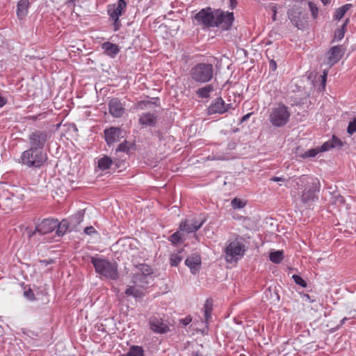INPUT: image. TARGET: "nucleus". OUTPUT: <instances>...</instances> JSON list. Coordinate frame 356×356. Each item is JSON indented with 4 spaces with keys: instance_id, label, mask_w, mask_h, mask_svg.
Wrapping results in <instances>:
<instances>
[{
    "instance_id": "obj_51",
    "label": "nucleus",
    "mask_w": 356,
    "mask_h": 356,
    "mask_svg": "<svg viewBox=\"0 0 356 356\" xmlns=\"http://www.w3.org/2000/svg\"><path fill=\"white\" fill-rule=\"evenodd\" d=\"M271 9H272V11H273V17H272V19L273 21H275L276 20V15H277V8H276V6H271Z\"/></svg>"
},
{
    "instance_id": "obj_57",
    "label": "nucleus",
    "mask_w": 356,
    "mask_h": 356,
    "mask_svg": "<svg viewBox=\"0 0 356 356\" xmlns=\"http://www.w3.org/2000/svg\"><path fill=\"white\" fill-rule=\"evenodd\" d=\"M272 181H283L284 179L282 178V177H274L271 179Z\"/></svg>"
},
{
    "instance_id": "obj_44",
    "label": "nucleus",
    "mask_w": 356,
    "mask_h": 356,
    "mask_svg": "<svg viewBox=\"0 0 356 356\" xmlns=\"http://www.w3.org/2000/svg\"><path fill=\"white\" fill-rule=\"evenodd\" d=\"M24 296L29 300H34V293L31 289H29L24 292Z\"/></svg>"
},
{
    "instance_id": "obj_16",
    "label": "nucleus",
    "mask_w": 356,
    "mask_h": 356,
    "mask_svg": "<svg viewBox=\"0 0 356 356\" xmlns=\"http://www.w3.org/2000/svg\"><path fill=\"white\" fill-rule=\"evenodd\" d=\"M149 325L154 332L164 334L169 330L168 326L163 322L161 318L156 316H152L149 318Z\"/></svg>"
},
{
    "instance_id": "obj_4",
    "label": "nucleus",
    "mask_w": 356,
    "mask_h": 356,
    "mask_svg": "<svg viewBox=\"0 0 356 356\" xmlns=\"http://www.w3.org/2000/svg\"><path fill=\"white\" fill-rule=\"evenodd\" d=\"M50 138L51 134L49 131L35 129L28 137L30 147L44 151L45 145Z\"/></svg>"
},
{
    "instance_id": "obj_7",
    "label": "nucleus",
    "mask_w": 356,
    "mask_h": 356,
    "mask_svg": "<svg viewBox=\"0 0 356 356\" xmlns=\"http://www.w3.org/2000/svg\"><path fill=\"white\" fill-rule=\"evenodd\" d=\"M289 19L298 29L303 30L305 27L306 17L301 7L294 6L287 12Z\"/></svg>"
},
{
    "instance_id": "obj_43",
    "label": "nucleus",
    "mask_w": 356,
    "mask_h": 356,
    "mask_svg": "<svg viewBox=\"0 0 356 356\" xmlns=\"http://www.w3.org/2000/svg\"><path fill=\"white\" fill-rule=\"evenodd\" d=\"M347 131L350 135L353 134L356 131V118L350 122Z\"/></svg>"
},
{
    "instance_id": "obj_9",
    "label": "nucleus",
    "mask_w": 356,
    "mask_h": 356,
    "mask_svg": "<svg viewBox=\"0 0 356 356\" xmlns=\"http://www.w3.org/2000/svg\"><path fill=\"white\" fill-rule=\"evenodd\" d=\"M58 226V220L45 218L35 227L34 231L29 232V237H32L36 232L44 235L53 232Z\"/></svg>"
},
{
    "instance_id": "obj_48",
    "label": "nucleus",
    "mask_w": 356,
    "mask_h": 356,
    "mask_svg": "<svg viewBox=\"0 0 356 356\" xmlns=\"http://www.w3.org/2000/svg\"><path fill=\"white\" fill-rule=\"evenodd\" d=\"M204 312H207V313L208 312H211L212 311V304L211 302H209V300H207L205 305H204Z\"/></svg>"
},
{
    "instance_id": "obj_22",
    "label": "nucleus",
    "mask_w": 356,
    "mask_h": 356,
    "mask_svg": "<svg viewBox=\"0 0 356 356\" xmlns=\"http://www.w3.org/2000/svg\"><path fill=\"white\" fill-rule=\"evenodd\" d=\"M139 123L142 125L154 127L156 123V116L150 113H143L139 118Z\"/></svg>"
},
{
    "instance_id": "obj_28",
    "label": "nucleus",
    "mask_w": 356,
    "mask_h": 356,
    "mask_svg": "<svg viewBox=\"0 0 356 356\" xmlns=\"http://www.w3.org/2000/svg\"><path fill=\"white\" fill-rule=\"evenodd\" d=\"M119 356H144V350L141 346H132L128 353Z\"/></svg>"
},
{
    "instance_id": "obj_45",
    "label": "nucleus",
    "mask_w": 356,
    "mask_h": 356,
    "mask_svg": "<svg viewBox=\"0 0 356 356\" xmlns=\"http://www.w3.org/2000/svg\"><path fill=\"white\" fill-rule=\"evenodd\" d=\"M118 245H122L124 247L125 246H131V241L129 239H120L118 243H117Z\"/></svg>"
},
{
    "instance_id": "obj_6",
    "label": "nucleus",
    "mask_w": 356,
    "mask_h": 356,
    "mask_svg": "<svg viewBox=\"0 0 356 356\" xmlns=\"http://www.w3.org/2000/svg\"><path fill=\"white\" fill-rule=\"evenodd\" d=\"M217 17V10H212L211 8H203L200 10L195 15L198 25L203 28L216 27L217 25L216 19Z\"/></svg>"
},
{
    "instance_id": "obj_47",
    "label": "nucleus",
    "mask_w": 356,
    "mask_h": 356,
    "mask_svg": "<svg viewBox=\"0 0 356 356\" xmlns=\"http://www.w3.org/2000/svg\"><path fill=\"white\" fill-rule=\"evenodd\" d=\"M111 19L113 21L114 31H116L119 30L121 26V24H120L119 19H116V18H111Z\"/></svg>"
},
{
    "instance_id": "obj_14",
    "label": "nucleus",
    "mask_w": 356,
    "mask_h": 356,
    "mask_svg": "<svg viewBox=\"0 0 356 356\" xmlns=\"http://www.w3.org/2000/svg\"><path fill=\"white\" fill-rule=\"evenodd\" d=\"M231 107V104H225L221 97L216 98L207 108L209 114L224 113Z\"/></svg>"
},
{
    "instance_id": "obj_36",
    "label": "nucleus",
    "mask_w": 356,
    "mask_h": 356,
    "mask_svg": "<svg viewBox=\"0 0 356 356\" xmlns=\"http://www.w3.org/2000/svg\"><path fill=\"white\" fill-rule=\"evenodd\" d=\"M330 202L332 204L341 206L345 203V199L343 196L339 194H335L334 193L331 197Z\"/></svg>"
},
{
    "instance_id": "obj_2",
    "label": "nucleus",
    "mask_w": 356,
    "mask_h": 356,
    "mask_svg": "<svg viewBox=\"0 0 356 356\" xmlns=\"http://www.w3.org/2000/svg\"><path fill=\"white\" fill-rule=\"evenodd\" d=\"M48 159L45 151L29 147L20 156V162L29 168L38 169L43 166Z\"/></svg>"
},
{
    "instance_id": "obj_31",
    "label": "nucleus",
    "mask_w": 356,
    "mask_h": 356,
    "mask_svg": "<svg viewBox=\"0 0 356 356\" xmlns=\"http://www.w3.org/2000/svg\"><path fill=\"white\" fill-rule=\"evenodd\" d=\"M352 7V4L350 3H347V4H345L341 7H339L338 9H337V10L335 11V13H334V19H337V20H339L341 19L343 16L344 15L346 14V13Z\"/></svg>"
},
{
    "instance_id": "obj_56",
    "label": "nucleus",
    "mask_w": 356,
    "mask_h": 356,
    "mask_svg": "<svg viewBox=\"0 0 356 356\" xmlns=\"http://www.w3.org/2000/svg\"><path fill=\"white\" fill-rule=\"evenodd\" d=\"M321 78H322V85H323V87L324 88L325 86V82H326V79H327L326 74L322 75Z\"/></svg>"
},
{
    "instance_id": "obj_60",
    "label": "nucleus",
    "mask_w": 356,
    "mask_h": 356,
    "mask_svg": "<svg viewBox=\"0 0 356 356\" xmlns=\"http://www.w3.org/2000/svg\"><path fill=\"white\" fill-rule=\"evenodd\" d=\"M52 260H42V261H40V262L43 263L45 264V266L49 264H51L52 263Z\"/></svg>"
},
{
    "instance_id": "obj_13",
    "label": "nucleus",
    "mask_w": 356,
    "mask_h": 356,
    "mask_svg": "<svg viewBox=\"0 0 356 356\" xmlns=\"http://www.w3.org/2000/svg\"><path fill=\"white\" fill-rule=\"evenodd\" d=\"M109 113L115 118H121L124 112V105L118 98H112L108 104Z\"/></svg>"
},
{
    "instance_id": "obj_8",
    "label": "nucleus",
    "mask_w": 356,
    "mask_h": 356,
    "mask_svg": "<svg viewBox=\"0 0 356 356\" xmlns=\"http://www.w3.org/2000/svg\"><path fill=\"white\" fill-rule=\"evenodd\" d=\"M319 183L313 182L312 185L306 187L301 195V202L306 207H309L315 201L318 200L316 193L319 191Z\"/></svg>"
},
{
    "instance_id": "obj_10",
    "label": "nucleus",
    "mask_w": 356,
    "mask_h": 356,
    "mask_svg": "<svg viewBox=\"0 0 356 356\" xmlns=\"http://www.w3.org/2000/svg\"><path fill=\"white\" fill-rule=\"evenodd\" d=\"M244 252V245L236 241L231 242L225 249L227 261L232 262L237 256H243Z\"/></svg>"
},
{
    "instance_id": "obj_21",
    "label": "nucleus",
    "mask_w": 356,
    "mask_h": 356,
    "mask_svg": "<svg viewBox=\"0 0 356 356\" xmlns=\"http://www.w3.org/2000/svg\"><path fill=\"white\" fill-rule=\"evenodd\" d=\"M29 0H20L17 5V15L19 19H24L28 14Z\"/></svg>"
},
{
    "instance_id": "obj_63",
    "label": "nucleus",
    "mask_w": 356,
    "mask_h": 356,
    "mask_svg": "<svg viewBox=\"0 0 356 356\" xmlns=\"http://www.w3.org/2000/svg\"><path fill=\"white\" fill-rule=\"evenodd\" d=\"M191 356H202L200 352H193Z\"/></svg>"
},
{
    "instance_id": "obj_64",
    "label": "nucleus",
    "mask_w": 356,
    "mask_h": 356,
    "mask_svg": "<svg viewBox=\"0 0 356 356\" xmlns=\"http://www.w3.org/2000/svg\"><path fill=\"white\" fill-rule=\"evenodd\" d=\"M323 5L327 6V4H330L331 2V0H321Z\"/></svg>"
},
{
    "instance_id": "obj_27",
    "label": "nucleus",
    "mask_w": 356,
    "mask_h": 356,
    "mask_svg": "<svg viewBox=\"0 0 356 356\" xmlns=\"http://www.w3.org/2000/svg\"><path fill=\"white\" fill-rule=\"evenodd\" d=\"M213 87L211 84L206 85L205 86L199 88L196 91L197 95L200 98H208L210 96V93L213 91Z\"/></svg>"
},
{
    "instance_id": "obj_59",
    "label": "nucleus",
    "mask_w": 356,
    "mask_h": 356,
    "mask_svg": "<svg viewBox=\"0 0 356 356\" xmlns=\"http://www.w3.org/2000/svg\"><path fill=\"white\" fill-rule=\"evenodd\" d=\"M230 3L232 8H235L237 4V1L236 0H230Z\"/></svg>"
},
{
    "instance_id": "obj_49",
    "label": "nucleus",
    "mask_w": 356,
    "mask_h": 356,
    "mask_svg": "<svg viewBox=\"0 0 356 356\" xmlns=\"http://www.w3.org/2000/svg\"><path fill=\"white\" fill-rule=\"evenodd\" d=\"M192 321V318L188 316H186V318H183V319H181L180 320V322L184 325H188Z\"/></svg>"
},
{
    "instance_id": "obj_62",
    "label": "nucleus",
    "mask_w": 356,
    "mask_h": 356,
    "mask_svg": "<svg viewBox=\"0 0 356 356\" xmlns=\"http://www.w3.org/2000/svg\"><path fill=\"white\" fill-rule=\"evenodd\" d=\"M348 22H349V19H346L345 20L344 23L343 24V25L341 26V28H343L344 29H346V27Z\"/></svg>"
},
{
    "instance_id": "obj_18",
    "label": "nucleus",
    "mask_w": 356,
    "mask_h": 356,
    "mask_svg": "<svg viewBox=\"0 0 356 356\" xmlns=\"http://www.w3.org/2000/svg\"><path fill=\"white\" fill-rule=\"evenodd\" d=\"M185 264L190 268L193 274H195L200 270L201 257L197 254H193L185 260Z\"/></svg>"
},
{
    "instance_id": "obj_37",
    "label": "nucleus",
    "mask_w": 356,
    "mask_h": 356,
    "mask_svg": "<svg viewBox=\"0 0 356 356\" xmlns=\"http://www.w3.org/2000/svg\"><path fill=\"white\" fill-rule=\"evenodd\" d=\"M182 260V257L179 254H173L170 256V263L172 266H177Z\"/></svg>"
},
{
    "instance_id": "obj_38",
    "label": "nucleus",
    "mask_w": 356,
    "mask_h": 356,
    "mask_svg": "<svg viewBox=\"0 0 356 356\" xmlns=\"http://www.w3.org/2000/svg\"><path fill=\"white\" fill-rule=\"evenodd\" d=\"M232 207L234 209H242L245 207V203L238 198H234L231 202Z\"/></svg>"
},
{
    "instance_id": "obj_30",
    "label": "nucleus",
    "mask_w": 356,
    "mask_h": 356,
    "mask_svg": "<svg viewBox=\"0 0 356 356\" xmlns=\"http://www.w3.org/2000/svg\"><path fill=\"white\" fill-rule=\"evenodd\" d=\"M70 222L67 220H63L60 222H58L56 226V234L58 236H63L69 228Z\"/></svg>"
},
{
    "instance_id": "obj_41",
    "label": "nucleus",
    "mask_w": 356,
    "mask_h": 356,
    "mask_svg": "<svg viewBox=\"0 0 356 356\" xmlns=\"http://www.w3.org/2000/svg\"><path fill=\"white\" fill-rule=\"evenodd\" d=\"M308 6L312 13V17H314V19H316L318 16V8L313 2L311 1L308 2Z\"/></svg>"
},
{
    "instance_id": "obj_53",
    "label": "nucleus",
    "mask_w": 356,
    "mask_h": 356,
    "mask_svg": "<svg viewBox=\"0 0 356 356\" xmlns=\"http://www.w3.org/2000/svg\"><path fill=\"white\" fill-rule=\"evenodd\" d=\"M211 312L207 313V312H204V318H205L206 323H208L209 319L211 318Z\"/></svg>"
},
{
    "instance_id": "obj_46",
    "label": "nucleus",
    "mask_w": 356,
    "mask_h": 356,
    "mask_svg": "<svg viewBox=\"0 0 356 356\" xmlns=\"http://www.w3.org/2000/svg\"><path fill=\"white\" fill-rule=\"evenodd\" d=\"M84 233L87 235H92V234L96 233V230L92 226H89L84 229Z\"/></svg>"
},
{
    "instance_id": "obj_29",
    "label": "nucleus",
    "mask_w": 356,
    "mask_h": 356,
    "mask_svg": "<svg viewBox=\"0 0 356 356\" xmlns=\"http://www.w3.org/2000/svg\"><path fill=\"white\" fill-rule=\"evenodd\" d=\"M112 163V159L109 156L104 155L99 160L98 167L100 170H105L111 167Z\"/></svg>"
},
{
    "instance_id": "obj_5",
    "label": "nucleus",
    "mask_w": 356,
    "mask_h": 356,
    "mask_svg": "<svg viewBox=\"0 0 356 356\" xmlns=\"http://www.w3.org/2000/svg\"><path fill=\"white\" fill-rule=\"evenodd\" d=\"M290 113L288 108L284 104H279L273 108L269 115V120L271 124L277 127L284 126L289 121Z\"/></svg>"
},
{
    "instance_id": "obj_19",
    "label": "nucleus",
    "mask_w": 356,
    "mask_h": 356,
    "mask_svg": "<svg viewBox=\"0 0 356 356\" xmlns=\"http://www.w3.org/2000/svg\"><path fill=\"white\" fill-rule=\"evenodd\" d=\"M102 48L104 49V53L111 58H115L120 52L118 46L110 42H105L102 43Z\"/></svg>"
},
{
    "instance_id": "obj_42",
    "label": "nucleus",
    "mask_w": 356,
    "mask_h": 356,
    "mask_svg": "<svg viewBox=\"0 0 356 356\" xmlns=\"http://www.w3.org/2000/svg\"><path fill=\"white\" fill-rule=\"evenodd\" d=\"M181 234L179 232H175L172 235L170 236V241L173 244H177L181 241Z\"/></svg>"
},
{
    "instance_id": "obj_40",
    "label": "nucleus",
    "mask_w": 356,
    "mask_h": 356,
    "mask_svg": "<svg viewBox=\"0 0 356 356\" xmlns=\"http://www.w3.org/2000/svg\"><path fill=\"white\" fill-rule=\"evenodd\" d=\"M346 29L343 28L338 29L334 32V40H341L342 38H343L345 35Z\"/></svg>"
},
{
    "instance_id": "obj_11",
    "label": "nucleus",
    "mask_w": 356,
    "mask_h": 356,
    "mask_svg": "<svg viewBox=\"0 0 356 356\" xmlns=\"http://www.w3.org/2000/svg\"><path fill=\"white\" fill-rule=\"evenodd\" d=\"M234 20V13L229 12H223L220 10H217L216 24V27H219L222 30H228L231 28Z\"/></svg>"
},
{
    "instance_id": "obj_3",
    "label": "nucleus",
    "mask_w": 356,
    "mask_h": 356,
    "mask_svg": "<svg viewBox=\"0 0 356 356\" xmlns=\"http://www.w3.org/2000/svg\"><path fill=\"white\" fill-rule=\"evenodd\" d=\"M213 72L214 68L212 64L200 63L192 67L191 76L196 82L207 83L212 79Z\"/></svg>"
},
{
    "instance_id": "obj_58",
    "label": "nucleus",
    "mask_w": 356,
    "mask_h": 356,
    "mask_svg": "<svg viewBox=\"0 0 356 356\" xmlns=\"http://www.w3.org/2000/svg\"><path fill=\"white\" fill-rule=\"evenodd\" d=\"M304 298H306V300H309V301H310L312 302L315 301L314 300L312 299L311 296L309 295H308V294H305L304 295Z\"/></svg>"
},
{
    "instance_id": "obj_39",
    "label": "nucleus",
    "mask_w": 356,
    "mask_h": 356,
    "mask_svg": "<svg viewBox=\"0 0 356 356\" xmlns=\"http://www.w3.org/2000/svg\"><path fill=\"white\" fill-rule=\"evenodd\" d=\"M292 278L296 284H298L304 288L307 286L306 281L304 280L300 276L298 275H293Z\"/></svg>"
},
{
    "instance_id": "obj_35",
    "label": "nucleus",
    "mask_w": 356,
    "mask_h": 356,
    "mask_svg": "<svg viewBox=\"0 0 356 356\" xmlns=\"http://www.w3.org/2000/svg\"><path fill=\"white\" fill-rule=\"evenodd\" d=\"M139 272L137 274H143L145 276L149 277V276L152 273V270L149 266L145 264H141L138 266Z\"/></svg>"
},
{
    "instance_id": "obj_1",
    "label": "nucleus",
    "mask_w": 356,
    "mask_h": 356,
    "mask_svg": "<svg viewBox=\"0 0 356 356\" xmlns=\"http://www.w3.org/2000/svg\"><path fill=\"white\" fill-rule=\"evenodd\" d=\"M90 262L95 272L99 275L112 280L119 278L118 265L116 261L100 257H91Z\"/></svg>"
},
{
    "instance_id": "obj_34",
    "label": "nucleus",
    "mask_w": 356,
    "mask_h": 356,
    "mask_svg": "<svg viewBox=\"0 0 356 356\" xmlns=\"http://www.w3.org/2000/svg\"><path fill=\"white\" fill-rule=\"evenodd\" d=\"M125 294L128 296H132L135 298H140L143 295L140 289L134 286H129L125 291Z\"/></svg>"
},
{
    "instance_id": "obj_52",
    "label": "nucleus",
    "mask_w": 356,
    "mask_h": 356,
    "mask_svg": "<svg viewBox=\"0 0 356 356\" xmlns=\"http://www.w3.org/2000/svg\"><path fill=\"white\" fill-rule=\"evenodd\" d=\"M252 114V113H248V114H246V115H243V116L241 118V120H240V122H241V123H243V122H245L246 120H248Z\"/></svg>"
},
{
    "instance_id": "obj_33",
    "label": "nucleus",
    "mask_w": 356,
    "mask_h": 356,
    "mask_svg": "<svg viewBox=\"0 0 356 356\" xmlns=\"http://www.w3.org/2000/svg\"><path fill=\"white\" fill-rule=\"evenodd\" d=\"M270 260L275 264H280L284 259L283 251L277 250L270 254Z\"/></svg>"
},
{
    "instance_id": "obj_55",
    "label": "nucleus",
    "mask_w": 356,
    "mask_h": 356,
    "mask_svg": "<svg viewBox=\"0 0 356 356\" xmlns=\"http://www.w3.org/2000/svg\"><path fill=\"white\" fill-rule=\"evenodd\" d=\"M6 103V99L0 95V108L4 106Z\"/></svg>"
},
{
    "instance_id": "obj_25",
    "label": "nucleus",
    "mask_w": 356,
    "mask_h": 356,
    "mask_svg": "<svg viewBox=\"0 0 356 356\" xmlns=\"http://www.w3.org/2000/svg\"><path fill=\"white\" fill-rule=\"evenodd\" d=\"M342 145L341 140L334 136L331 140L327 141L322 145V149L326 152L331 148L341 147Z\"/></svg>"
},
{
    "instance_id": "obj_61",
    "label": "nucleus",
    "mask_w": 356,
    "mask_h": 356,
    "mask_svg": "<svg viewBox=\"0 0 356 356\" xmlns=\"http://www.w3.org/2000/svg\"><path fill=\"white\" fill-rule=\"evenodd\" d=\"M348 318H346V317H344L343 319H341V323H340V325H339L338 327H340V326L343 325L345 323V322H346V321H348Z\"/></svg>"
},
{
    "instance_id": "obj_26",
    "label": "nucleus",
    "mask_w": 356,
    "mask_h": 356,
    "mask_svg": "<svg viewBox=\"0 0 356 356\" xmlns=\"http://www.w3.org/2000/svg\"><path fill=\"white\" fill-rule=\"evenodd\" d=\"M299 148L297 149L296 153L298 155L302 158V159H307V158H312L316 156L318 153L322 152H325V150L322 149V145L321 147H317L315 148L310 149L307 151H305L304 153L299 154L298 152Z\"/></svg>"
},
{
    "instance_id": "obj_23",
    "label": "nucleus",
    "mask_w": 356,
    "mask_h": 356,
    "mask_svg": "<svg viewBox=\"0 0 356 356\" xmlns=\"http://www.w3.org/2000/svg\"><path fill=\"white\" fill-rule=\"evenodd\" d=\"M136 145L134 143L124 140L123 143L118 145L115 152H122L127 153V154H132L136 151Z\"/></svg>"
},
{
    "instance_id": "obj_15",
    "label": "nucleus",
    "mask_w": 356,
    "mask_h": 356,
    "mask_svg": "<svg viewBox=\"0 0 356 356\" xmlns=\"http://www.w3.org/2000/svg\"><path fill=\"white\" fill-rule=\"evenodd\" d=\"M127 3L124 0H118L116 4L108 6V13L110 18L119 19L125 11Z\"/></svg>"
},
{
    "instance_id": "obj_54",
    "label": "nucleus",
    "mask_w": 356,
    "mask_h": 356,
    "mask_svg": "<svg viewBox=\"0 0 356 356\" xmlns=\"http://www.w3.org/2000/svg\"><path fill=\"white\" fill-rule=\"evenodd\" d=\"M201 220H202V219L197 220V219H196V218H193V219L189 220L191 222V223H192L193 225H200V222Z\"/></svg>"
},
{
    "instance_id": "obj_32",
    "label": "nucleus",
    "mask_w": 356,
    "mask_h": 356,
    "mask_svg": "<svg viewBox=\"0 0 356 356\" xmlns=\"http://www.w3.org/2000/svg\"><path fill=\"white\" fill-rule=\"evenodd\" d=\"M84 213V210L78 211L70 218V223L74 226H76L77 225L80 224L83 220Z\"/></svg>"
},
{
    "instance_id": "obj_24",
    "label": "nucleus",
    "mask_w": 356,
    "mask_h": 356,
    "mask_svg": "<svg viewBox=\"0 0 356 356\" xmlns=\"http://www.w3.org/2000/svg\"><path fill=\"white\" fill-rule=\"evenodd\" d=\"M148 277L143 274L135 273L132 276V282L136 285L142 288L146 287L149 284Z\"/></svg>"
},
{
    "instance_id": "obj_17",
    "label": "nucleus",
    "mask_w": 356,
    "mask_h": 356,
    "mask_svg": "<svg viewBox=\"0 0 356 356\" xmlns=\"http://www.w3.org/2000/svg\"><path fill=\"white\" fill-rule=\"evenodd\" d=\"M343 54V48L340 45L334 46L327 53V64L330 66L339 62Z\"/></svg>"
},
{
    "instance_id": "obj_12",
    "label": "nucleus",
    "mask_w": 356,
    "mask_h": 356,
    "mask_svg": "<svg viewBox=\"0 0 356 356\" xmlns=\"http://www.w3.org/2000/svg\"><path fill=\"white\" fill-rule=\"evenodd\" d=\"M123 131L120 127H111L104 131L105 140L108 146H111L114 143L118 142L120 138H122Z\"/></svg>"
},
{
    "instance_id": "obj_20",
    "label": "nucleus",
    "mask_w": 356,
    "mask_h": 356,
    "mask_svg": "<svg viewBox=\"0 0 356 356\" xmlns=\"http://www.w3.org/2000/svg\"><path fill=\"white\" fill-rule=\"evenodd\" d=\"M205 220H201L200 225H194L191 223V222L188 220L184 222H182L179 225V229L181 231L186 232L187 233H192L197 231L204 224Z\"/></svg>"
},
{
    "instance_id": "obj_50",
    "label": "nucleus",
    "mask_w": 356,
    "mask_h": 356,
    "mask_svg": "<svg viewBox=\"0 0 356 356\" xmlns=\"http://www.w3.org/2000/svg\"><path fill=\"white\" fill-rule=\"evenodd\" d=\"M269 67L273 71H275L277 69V63L273 59L269 60Z\"/></svg>"
}]
</instances>
